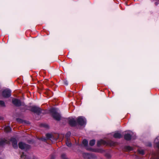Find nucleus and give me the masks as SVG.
Here are the masks:
<instances>
[{
    "label": "nucleus",
    "mask_w": 159,
    "mask_h": 159,
    "mask_svg": "<svg viewBox=\"0 0 159 159\" xmlns=\"http://www.w3.org/2000/svg\"><path fill=\"white\" fill-rule=\"evenodd\" d=\"M83 157L85 159H91L93 157L91 154L88 153H84Z\"/></svg>",
    "instance_id": "obj_11"
},
{
    "label": "nucleus",
    "mask_w": 159,
    "mask_h": 159,
    "mask_svg": "<svg viewBox=\"0 0 159 159\" xmlns=\"http://www.w3.org/2000/svg\"><path fill=\"white\" fill-rule=\"evenodd\" d=\"M95 140L93 139L91 140L89 142V145L91 146H93L95 143Z\"/></svg>",
    "instance_id": "obj_22"
},
{
    "label": "nucleus",
    "mask_w": 159,
    "mask_h": 159,
    "mask_svg": "<svg viewBox=\"0 0 159 159\" xmlns=\"http://www.w3.org/2000/svg\"><path fill=\"white\" fill-rule=\"evenodd\" d=\"M71 135V132L70 131L67 132L65 135L66 139H70V136Z\"/></svg>",
    "instance_id": "obj_19"
},
{
    "label": "nucleus",
    "mask_w": 159,
    "mask_h": 159,
    "mask_svg": "<svg viewBox=\"0 0 159 159\" xmlns=\"http://www.w3.org/2000/svg\"><path fill=\"white\" fill-rule=\"evenodd\" d=\"M158 4V3L157 2H155V4L156 5H157Z\"/></svg>",
    "instance_id": "obj_32"
},
{
    "label": "nucleus",
    "mask_w": 159,
    "mask_h": 159,
    "mask_svg": "<svg viewBox=\"0 0 159 159\" xmlns=\"http://www.w3.org/2000/svg\"><path fill=\"white\" fill-rule=\"evenodd\" d=\"M124 139L127 141H129L131 139V135L129 134H125L124 136Z\"/></svg>",
    "instance_id": "obj_13"
},
{
    "label": "nucleus",
    "mask_w": 159,
    "mask_h": 159,
    "mask_svg": "<svg viewBox=\"0 0 159 159\" xmlns=\"http://www.w3.org/2000/svg\"><path fill=\"white\" fill-rule=\"evenodd\" d=\"M67 122L71 127H75L78 125H80V116L78 117L76 119L71 117L67 119Z\"/></svg>",
    "instance_id": "obj_2"
},
{
    "label": "nucleus",
    "mask_w": 159,
    "mask_h": 159,
    "mask_svg": "<svg viewBox=\"0 0 159 159\" xmlns=\"http://www.w3.org/2000/svg\"><path fill=\"white\" fill-rule=\"evenodd\" d=\"M149 146H152V144H149Z\"/></svg>",
    "instance_id": "obj_35"
},
{
    "label": "nucleus",
    "mask_w": 159,
    "mask_h": 159,
    "mask_svg": "<svg viewBox=\"0 0 159 159\" xmlns=\"http://www.w3.org/2000/svg\"><path fill=\"white\" fill-rule=\"evenodd\" d=\"M107 142L103 140L98 141L97 143V146H99L102 145H107Z\"/></svg>",
    "instance_id": "obj_12"
},
{
    "label": "nucleus",
    "mask_w": 159,
    "mask_h": 159,
    "mask_svg": "<svg viewBox=\"0 0 159 159\" xmlns=\"http://www.w3.org/2000/svg\"><path fill=\"white\" fill-rule=\"evenodd\" d=\"M12 103L16 107H19L21 105V101L16 98H14L12 101Z\"/></svg>",
    "instance_id": "obj_6"
},
{
    "label": "nucleus",
    "mask_w": 159,
    "mask_h": 159,
    "mask_svg": "<svg viewBox=\"0 0 159 159\" xmlns=\"http://www.w3.org/2000/svg\"><path fill=\"white\" fill-rule=\"evenodd\" d=\"M138 152L139 153L143 155L144 154V151L143 150H139Z\"/></svg>",
    "instance_id": "obj_26"
},
{
    "label": "nucleus",
    "mask_w": 159,
    "mask_h": 159,
    "mask_svg": "<svg viewBox=\"0 0 159 159\" xmlns=\"http://www.w3.org/2000/svg\"><path fill=\"white\" fill-rule=\"evenodd\" d=\"M43 126L45 128H47L48 127V125L46 124H43Z\"/></svg>",
    "instance_id": "obj_31"
},
{
    "label": "nucleus",
    "mask_w": 159,
    "mask_h": 159,
    "mask_svg": "<svg viewBox=\"0 0 159 159\" xmlns=\"http://www.w3.org/2000/svg\"><path fill=\"white\" fill-rule=\"evenodd\" d=\"M125 148L128 151H132L133 150V148L129 146H126L125 147Z\"/></svg>",
    "instance_id": "obj_20"
},
{
    "label": "nucleus",
    "mask_w": 159,
    "mask_h": 159,
    "mask_svg": "<svg viewBox=\"0 0 159 159\" xmlns=\"http://www.w3.org/2000/svg\"><path fill=\"white\" fill-rule=\"evenodd\" d=\"M46 136L47 139H53V135L52 134L49 133L47 134H46Z\"/></svg>",
    "instance_id": "obj_16"
},
{
    "label": "nucleus",
    "mask_w": 159,
    "mask_h": 159,
    "mask_svg": "<svg viewBox=\"0 0 159 159\" xmlns=\"http://www.w3.org/2000/svg\"><path fill=\"white\" fill-rule=\"evenodd\" d=\"M113 137L115 138L120 139L122 137V136L120 133L117 132L114 133Z\"/></svg>",
    "instance_id": "obj_14"
},
{
    "label": "nucleus",
    "mask_w": 159,
    "mask_h": 159,
    "mask_svg": "<svg viewBox=\"0 0 159 159\" xmlns=\"http://www.w3.org/2000/svg\"><path fill=\"white\" fill-rule=\"evenodd\" d=\"M8 143V142L7 139H0V146H2Z\"/></svg>",
    "instance_id": "obj_10"
},
{
    "label": "nucleus",
    "mask_w": 159,
    "mask_h": 159,
    "mask_svg": "<svg viewBox=\"0 0 159 159\" xmlns=\"http://www.w3.org/2000/svg\"><path fill=\"white\" fill-rule=\"evenodd\" d=\"M116 144V143L111 140H109L107 141V145H108L111 146H115Z\"/></svg>",
    "instance_id": "obj_15"
},
{
    "label": "nucleus",
    "mask_w": 159,
    "mask_h": 159,
    "mask_svg": "<svg viewBox=\"0 0 159 159\" xmlns=\"http://www.w3.org/2000/svg\"><path fill=\"white\" fill-rule=\"evenodd\" d=\"M66 143L68 147H70L71 146V143L70 142V139H66Z\"/></svg>",
    "instance_id": "obj_17"
},
{
    "label": "nucleus",
    "mask_w": 159,
    "mask_h": 159,
    "mask_svg": "<svg viewBox=\"0 0 159 159\" xmlns=\"http://www.w3.org/2000/svg\"><path fill=\"white\" fill-rule=\"evenodd\" d=\"M10 141L12 143L13 148L15 149H17L18 148L17 141L16 139L14 138H11L10 139Z\"/></svg>",
    "instance_id": "obj_7"
},
{
    "label": "nucleus",
    "mask_w": 159,
    "mask_h": 159,
    "mask_svg": "<svg viewBox=\"0 0 159 159\" xmlns=\"http://www.w3.org/2000/svg\"><path fill=\"white\" fill-rule=\"evenodd\" d=\"M26 157V156L24 154V153L23 152L21 155V157L20 159H25Z\"/></svg>",
    "instance_id": "obj_25"
},
{
    "label": "nucleus",
    "mask_w": 159,
    "mask_h": 159,
    "mask_svg": "<svg viewBox=\"0 0 159 159\" xmlns=\"http://www.w3.org/2000/svg\"><path fill=\"white\" fill-rule=\"evenodd\" d=\"M86 122V120L84 117L80 116V129L81 127L84 128L85 127Z\"/></svg>",
    "instance_id": "obj_5"
},
{
    "label": "nucleus",
    "mask_w": 159,
    "mask_h": 159,
    "mask_svg": "<svg viewBox=\"0 0 159 159\" xmlns=\"http://www.w3.org/2000/svg\"><path fill=\"white\" fill-rule=\"evenodd\" d=\"M11 90H3L2 92V95L5 98H9L11 96Z\"/></svg>",
    "instance_id": "obj_8"
},
{
    "label": "nucleus",
    "mask_w": 159,
    "mask_h": 159,
    "mask_svg": "<svg viewBox=\"0 0 159 159\" xmlns=\"http://www.w3.org/2000/svg\"><path fill=\"white\" fill-rule=\"evenodd\" d=\"M5 131L7 132H9L11 131V128L10 126H7L5 127Z\"/></svg>",
    "instance_id": "obj_18"
},
{
    "label": "nucleus",
    "mask_w": 159,
    "mask_h": 159,
    "mask_svg": "<svg viewBox=\"0 0 159 159\" xmlns=\"http://www.w3.org/2000/svg\"><path fill=\"white\" fill-rule=\"evenodd\" d=\"M50 90H46V91L45 93L47 95H48L49 94V92H50Z\"/></svg>",
    "instance_id": "obj_28"
},
{
    "label": "nucleus",
    "mask_w": 159,
    "mask_h": 159,
    "mask_svg": "<svg viewBox=\"0 0 159 159\" xmlns=\"http://www.w3.org/2000/svg\"><path fill=\"white\" fill-rule=\"evenodd\" d=\"M0 106L2 107H6L5 102L3 101L0 100Z\"/></svg>",
    "instance_id": "obj_21"
},
{
    "label": "nucleus",
    "mask_w": 159,
    "mask_h": 159,
    "mask_svg": "<svg viewBox=\"0 0 159 159\" xmlns=\"http://www.w3.org/2000/svg\"><path fill=\"white\" fill-rule=\"evenodd\" d=\"M156 145L159 150L157 153L153 154V156L157 159H159V142L156 143Z\"/></svg>",
    "instance_id": "obj_9"
},
{
    "label": "nucleus",
    "mask_w": 159,
    "mask_h": 159,
    "mask_svg": "<svg viewBox=\"0 0 159 159\" xmlns=\"http://www.w3.org/2000/svg\"><path fill=\"white\" fill-rule=\"evenodd\" d=\"M83 144L85 146H86L88 144V141L86 139H84L82 142Z\"/></svg>",
    "instance_id": "obj_24"
},
{
    "label": "nucleus",
    "mask_w": 159,
    "mask_h": 159,
    "mask_svg": "<svg viewBox=\"0 0 159 159\" xmlns=\"http://www.w3.org/2000/svg\"><path fill=\"white\" fill-rule=\"evenodd\" d=\"M73 92V93L74 94V93H76V92Z\"/></svg>",
    "instance_id": "obj_34"
},
{
    "label": "nucleus",
    "mask_w": 159,
    "mask_h": 159,
    "mask_svg": "<svg viewBox=\"0 0 159 159\" xmlns=\"http://www.w3.org/2000/svg\"><path fill=\"white\" fill-rule=\"evenodd\" d=\"M26 110H29L31 112L35 113L38 116L40 115L41 114H45L44 112H43V111H44V110L36 106H27V108L25 109V111Z\"/></svg>",
    "instance_id": "obj_1"
},
{
    "label": "nucleus",
    "mask_w": 159,
    "mask_h": 159,
    "mask_svg": "<svg viewBox=\"0 0 159 159\" xmlns=\"http://www.w3.org/2000/svg\"><path fill=\"white\" fill-rule=\"evenodd\" d=\"M64 84L66 85H67L68 84V81L67 80H65L64 81Z\"/></svg>",
    "instance_id": "obj_30"
},
{
    "label": "nucleus",
    "mask_w": 159,
    "mask_h": 159,
    "mask_svg": "<svg viewBox=\"0 0 159 159\" xmlns=\"http://www.w3.org/2000/svg\"><path fill=\"white\" fill-rule=\"evenodd\" d=\"M18 146L19 148L21 150L25 149L28 150L30 148V146L25 143L20 142L19 143Z\"/></svg>",
    "instance_id": "obj_4"
},
{
    "label": "nucleus",
    "mask_w": 159,
    "mask_h": 159,
    "mask_svg": "<svg viewBox=\"0 0 159 159\" xmlns=\"http://www.w3.org/2000/svg\"><path fill=\"white\" fill-rule=\"evenodd\" d=\"M16 120L19 123H22L24 121L23 120L19 118H16Z\"/></svg>",
    "instance_id": "obj_23"
},
{
    "label": "nucleus",
    "mask_w": 159,
    "mask_h": 159,
    "mask_svg": "<svg viewBox=\"0 0 159 159\" xmlns=\"http://www.w3.org/2000/svg\"><path fill=\"white\" fill-rule=\"evenodd\" d=\"M51 116L55 120L59 121L61 120V116L59 113L57 112V109L52 108L49 110Z\"/></svg>",
    "instance_id": "obj_3"
},
{
    "label": "nucleus",
    "mask_w": 159,
    "mask_h": 159,
    "mask_svg": "<svg viewBox=\"0 0 159 159\" xmlns=\"http://www.w3.org/2000/svg\"><path fill=\"white\" fill-rule=\"evenodd\" d=\"M55 157L54 155H52L50 159H55Z\"/></svg>",
    "instance_id": "obj_29"
},
{
    "label": "nucleus",
    "mask_w": 159,
    "mask_h": 159,
    "mask_svg": "<svg viewBox=\"0 0 159 159\" xmlns=\"http://www.w3.org/2000/svg\"><path fill=\"white\" fill-rule=\"evenodd\" d=\"M40 139L42 141H44V142L46 141L47 140V139L46 138H46H45V137L41 138H40Z\"/></svg>",
    "instance_id": "obj_27"
},
{
    "label": "nucleus",
    "mask_w": 159,
    "mask_h": 159,
    "mask_svg": "<svg viewBox=\"0 0 159 159\" xmlns=\"http://www.w3.org/2000/svg\"><path fill=\"white\" fill-rule=\"evenodd\" d=\"M108 158H110V155H108V156L107 157Z\"/></svg>",
    "instance_id": "obj_33"
}]
</instances>
